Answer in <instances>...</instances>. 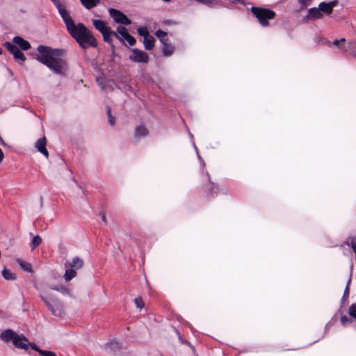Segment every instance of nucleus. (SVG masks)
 I'll return each instance as SVG.
<instances>
[{
    "instance_id": "1",
    "label": "nucleus",
    "mask_w": 356,
    "mask_h": 356,
    "mask_svg": "<svg viewBox=\"0 0 356 356\" xmlns=\"http://www.w3.org/2000/svg\"><path fill=\"white\" fill-rule=\"evenodd\" d=\"M51 1L56 6L59 14L63 18L68 32L76 40L79 45L84 49L88 46L96 47L97 46V40L87 27L82 23L75 24L65 9V6L60 3V0Z\"/></svg>"
},
{
    "instance_id": "2",
    "label": "nucleus",
    "mask_w": 356,
    "mask_h": 356,
    "mask_svg": "<svg viewBox=\"0 0 356 356\" xmlns=\"http://www.w3.org/2000/svg\"><path fill=\"white\" fill-rule=\"evenodd\" d=\"M60 51L43 45L37 48L35 58L57 74H63L67 69L65 61L59 58Z\"/></svg>"
},
{
    "instance_id": "3",
    "label": "nucleus",
    "mask_w": 356,
    "mask_h": 356,
    "mask_svg": "<svg viewBox=\"0 0 356 356\" xmlns=\"http://www.w3.org/2000/svg\"><path fill=\"white\" fill-rule=\"evenodd\" d=\"M40 296L53 315L56 316H61L63 314V305L53 296L49 289H42Z\"/></svg>"
},
{
    "instance_id": "4",
    "label": "nucleus",
    "mask_w": 356,
    "mask_h": 356,
    "mask_svg": "<svg viewBox=\"0 0 356 356\" xmlns=\"http://www.w3.org/2000/svg\"><path fill=\"white\" fill-rule=\"evenodd\" d=\"M251 11L263 26H268L269 25L268 20L273 19L275 16L273 10L267 8L252 7Z\"/></svg>"
},
{
    "instance_id": "5",
    "label": "nucleus",
    "mask_w": 356,
    "mask_h": 356,
    "mask_svg": "<svg viewBox=\"0 0 356 356\" xmlns=\"http://www.w3.org/2000/svg\"><path fill=\"white\" fill-rule=\"evenodd\" d=\"M129 58L131 61L134 63H147L149 61L147 54L138 49H130Z\"/></svg>"
},
{
    "instance_id": "6",
    "label": "nucleus",
    "mask_w": 356,
    "mask_h": 356,
    "mask_svg": "<svg viewBox=\"0 0 356 356\" xmlns=\"http://www.w3.org/2000/svg\"><path fill=\"white\" fill-rule=\"evenodd\" d=\"M109 13L117 23L124 25H129L131 24V20L124 13L118 10L111 8L109 10Z\"/></svg>"
},
{
    "instance_id": "7",
    "label": "nucleus",
    "mask_w": 356,
    "mask_h": 356,
    "mask_svg": "<svg viewBox=\"0 0 356 356\" xmlns=\"http://www.w3.org/2000/svg\"><path fill=\"white\" fill-rule=\"evenodd\" d=\"M3 46L13 55L15 59L22 62L26 60L24 54L14 44L7 42L3 44Z\"/></svg>"
},
{
    "instance_id": "8",
    "label": "nucleus",
    "mask_w": 356,
    "mask_h": 356,
    "mask_svg": "<svg viewBox=\"0 0 356 356\" xmlns=\"http://www.w3.org/2000/svg\"><path fill=\"white\" fill-rule=\"evenodd\" d=\"M1 339L2 341L6 342L12 341L13 343H15L17 342V339H19V337L18 334L13 330L8 329L1 334Z\"/></svg>"
},
{
    "instance_id": "9",
    "label": "nucleus",
    "mask_w": 356,
    "mask_h": 356,
    "mask_svg": "<svg viewBox=\"0 0 356 356\" xmlns=\"http://www.w3.org/2000/svg\"><path fill=\"white\" fill-rule=\"evenodd\" d=\"M337 4V1H333L329 3L321 2L318 4V8L322 14L325 13L326 15H330L333 11L334 7H335Z\"/></svg>"
},
{
    "instance_id": "10",
    "label": "nucleus",
    "mask_w": 356,
    "mask_h": 356,
    "mask_svg": "<svg viewBox=\"0 0 356 356\" xmlns=\"http://www.w3.org/2000/svg\"><path fill=\"white\" fill-rule=\"evenodd\" d=\"M47 140L45 137L39 138L35 144V148L42 154L46 158H48L49 153L47 149H46Z\"/></svg>"
},
{
    "instance_id": "11",
    "label": "nucleus",
    "mask_w": 356,
    "mask_h": 356,
    "mask_svg": "<svg viewBox=\"0 0 356 356\" xmlns=\"http://www.w3.org/2000/svg\"><path fill=\"white\" fill-rule=\"evenodd\" d=\"M19 339H17V342L13 343L15 348L23 350L29 349V340L23 334H18Z\"/></svg>"
},
{
    "instance_id": "12",
    "label": "nucleus",
    "mask_w": 356,
    "mask_h": 356,
    "mask_svg": "<svg viewBox=\"0 0 356 356\" xmlns=\"http://www.w3.org/2000/svg\"><path fill=\"white\" fill-rule=\"evenodd\" d=\"M13 41L14 44L18 45L24 51H26L31 47L30 43L27 40H24L20 36L14 37Z\"/></svg>"
},
{
    "instance_id": "13",
    "label": "nucleus",
    "mask_w": 356,
    "mask_h": 356,
    "mask_svg": "<svg viewBox=\"0 0 356 356\" xmlns=\"http://www.w3.org/2000/svg\"><path fill=\"white\" fill-rule=\"evenodd\" d=\"M323 16V15L321 13L318 7H314L308 10L307 18L309 19H321Z\"/></svg>"
},
{
    "instance_id": "14",
    "label": "nucleus",
    "mask_w": 356,
    "mask_h": 356,
    "mask_svg": "<svg viewBox=\"0 0 356 356\" xmlns=\"http://www.w3.org/2000/svg\"><path fill=\"white\" fill-rule=\"evenodd\" d=\"M66 266L74 269L76 271H77L83 266V261L81 258L76 257H74L70 263L66 265Z\"/></svg>"
},
{
    "instance_id": "15",
    "label": "nucleus",
    "mask_w": 356,
    "mask_h": 356,
    "mask_svg": "<svg viewBox=\"0 0 356 356\" xmlns=\"http://www.w3.org/2000/svg\"><path fill=\"white\" fill-rule=\"evenodd\" d=\"M93 25L101 33H105L106 31H108V30L111 29L108 27L106 24V23L99 19H93L92 20Z\"/></svg>"
},
{
    "instance_id": "16",
    "label": "nucleus",
    "mask_w": 356,
    "mask_h": 356,
    "mask_svg": "<svg viewBox=\"0 0 356 356\" xmlns=\"http://www.w3.org/2000/svg\"><path fill=\"white\" fill-rule=\"evenodd\" d=\"M76 274L77 273L74 269H72L69 267L67 269L65 270L63 278L65 280V282H70L76 276Z\"/></svg>"
},
{
    "instance_id": "17",
    "label": "nucleus",
    "mask_w": 356,
    "mask_h": 356,
    "mask_svg": "<svg viewBox=\"0 0 356 356\" xmlns=\"http://www.w3.org/2000/svg\"><path fill=\"white\" fill-rule=\"evenodd\" d=\"M82 5L87 9H90L96 6L99 3V0H80Z\"/></svg>"
},
{
    "instance_id": "18",
    "label": "nucleus",
    "mask_w": 356,
    "mask_h": 356,
    "mask_svg": "<svg viewBox=\"0 0 356 356\" xmlns=\"http://www.w3.org/2000/svg\"><path fill=\"white\" fill-rule=\"evenodd\" d=\"M102 34L103 35L104 40L108 42H111V36L112 35L120 39V37L118 36V35L116 33L112 31L111 29L108 30V31H106L105 33H103Z\"/></svg>"
},
{
    "instance_id": "19",
    "label": "nucleus",
    "mask_w": 356,
    "mask_h": 356,
    "mask_svg": "<svg viewBox=\"0 0 356 356\" xmlns=\"http://www.w3.org/2000/svg\"><path fill=\"white\" fill-rule=\"evenodd\" d=\"M16 261L24 270L27 271V272L31 271V264L26 262V261L22 260L21 259H16Z\"/></svg>"
},
{
    "instance_id": "20",
    "label": "nucleus",
    "mask_w": 356,
    "mask_h": 356,
    "mask_svg": "<svg viewBox=\"0 0 356 356\" xmlns=\"http://www.w3.org/2000/svg\"><path fill=\"white\" fill-rule=\"evenodd\" d=\"M144 45L147 50H151L154 46V40L152 37H146L144 38Z\"/></svg>"
},
{
    "instance_id": "21",
    "label": "nucleus",
    "mask_w": 356,
    "mask_h": 356,
    "mask_svg": "<svg viewBox=\"0 0 356 356\" xmlns=\"http://www.w3.org/2000/svg\"><path fill=\"white\" fill-rule=\"evenodd\" d=\"M2 275L7 280H13L16 277L15 275L6 268L3 269Z\"/></svg>"
},
{
    "instance_id": "22",
    "label": "nucleus",
    "mask_w": 356,
    "mask_h": 356,
    "mask_svg": "<svg viewBox=\"0 0 356 356\" xmlns=\"http://www.w3.org/2000/svg\"><path fill=\"white\" fill-rule=\"evenodd\" d=\"M148 131L144 126H139L136 129L135 135L137 137H142L147 135Z\"/></svg>"
},
{
    "instance_id": "23",
    "label": "nucleus",
    "mask_w": 356,
    "mask_h": 356,
    "mask_svg": "<svg viewBox=\"0 0 356 356\" xmlns=\"http://www.w3.org/2000/svg\"><path fill=\"white\" fill-rule=\"evenodd\" d=\"M163 52L165 56H170L174 50V48L172 45L167 44L166 42H163Z\"/></svg>"
},
{
    "instance_id": "24",
    "label": "nucleus",
    "mask_w": 356,
    "mask_h": 356,
    "mask_svg": "<svg viewBox=\"0 0 356 356\" xmlns=\"http://www.w3.org/2000/svg\"><path fill=\"white\" fill-rule=\"evenodd\" d=\"M42 243V238H40V236L38 235H36L33 237V238L32 239L31 243H30V247L31 248L32 250H34L36 247H38L40 243Z\"/></svg>"
},
{
    "instance_id": "25",
    "label": "nucleus",
    "mask_w": 356,
    "mask_h": 356,
    "mask_svg": "<svg viewBox=\"0 0 356 356\" xmlns=\"http://www.w3.org/2000/svg\"><path fill=\"white\" fill-rule=\"evenodd\" d=\"M50 289H53V290H55V291H59L61 293L64 294V295H67V294H69L70 293V291L69 289H67V288L64 287V286H55V287H51Z\"/></svg>"
},
{
    "instance_id": "26",
    "label": "nucleus",
    "mask_w": 356,
    "mask_h": 356,
    "mask_svg": "<svg viewBox=\"0 0 356 356\" xmlns=\"http://www.w3.org/2000/svg\"><path fill=\"white\" fill-rule=\"evenodd\" d=\"M117 31L123 38L129 34L127 29L122 26H119L117 29Z\"/></svg>"
},
{
    "instance_id": "27",
    "label": "nucleus",
    "mask_w": 356,
    "mask_h": 356,
    "mask_svg": "<svg viewBox=\"0 0 356 356\" xmlns=\"http://www.w3.org/2000/svg\"><path fill=\"white\" fill-rule=\"evenodd\" d=\"M138 33L139 35L144 36V38L148 37L149 31L146 27H140L138 29Z\"/></svg>"
},
{
    "instance_id": "28",
    "label": "nucleus",
    "mask_w": 356,
    "mask_h": 356,
    "mask_svg": "<svg viewBox=\"0 0 356 356\" xmlns=\"http://www.w3.org/2000/svg\"><path fill=\"white\" fill-rule=\"evenodd\" d=\"M156 36L157 38H159L161 42H164V39H165V37L166 36V33L161 31V30H158L156 32Z\"/></svg>"
},
{
    "instance_id": "29",
    "label": "nucleus",
    "mask_w": 356,
    "mask_h": 356,
    "mask_svg": "<svg viewBox=\"0 0 356 356\" xmlns=\"http://www.w3.org/2000/svg\"><path fill=\"white\" fill-rule=\"evenodd\" d=\"M125 40L127 41V42L131 45H134L136 43V40L134 37H132L129 33L127 34L125 38H124Z\"/></svg>"
},
{
    "instance_id": "30",
    "label": "nucleus",
    "mask_w": 356,
    "mask_h": 356,
    "mask_svg": "<svg viewBox=\"0 0 356 356\" xmlns=\"http://www.w3.org/2000/svg\"><path fill=\"white\" fill-rule=\"evenodd\" d=\"M134 303L137 308L142 309L144 307V303L140 298H137L134 300Z\"/></svg>"
},
{
    "instance_id": "31",
    "label": "nucleus",
    "mask_w": 356,
    "mask_h": 356,
    "mask_svg": "<svg viewBox=\"0 0 356 356\" xmlns=\"http://www.w3.org/2000/svg\"><path fill=\"white\" fill-rule=\"evenodd\" d=\"M40 354L42 356H57L56 354L49 350H40Z\"/></svg>"
},
{
    "instance_id": "32",
    "label": "nucleus",
    "mask_w": 356,
    "mask_h": 356,
    "mask_svg": "<svg viewBox=\"0 0 356 356\" xmlns=\"http://www.w3.org/2000/svg\"><path fill=\"white\" fill-rule=\"evenodd\" d=\"M106 113H107V115H108V122H109L110 124L111 125H114L115 120H114V118L111 115L110 108H107Z\"/></svg>"
},
{
    "instance_id": "33",
    "label": "nucleus",
    "mask_w": 356,
    "mask_h": 356,
    "mask_svg": "<svg viewBox=\"0 0 356 356\" xmlns=\"http://www.w3.org/2000/svg\"><path fill=\"white\" fill-rule=\"evenodd\" d=\"M340 321L343 326H346L348 323H350V320L346 316H341Z\"/></svg>"
},
{
    "instance_id": "34",
    "label": "nucleus",
    "mask_w": 356,
    "mask_h": 356,
    "mask_svg": "<svg viewBox=\"0 0 356 356\" xmlns=\"http://www.w3.org/2000/svg\"><path fill=\"white\" fill-rule=\"evenodd\" d=\"M312 1V0H299V3L304 8H306V7L309 6L311 4Z\"/></svg>"
},
{
    "instance_id": "35",
    "label": "nucleus",
    "mask_w": 356,
    "mask_h": 356,
    "mask_svg": "<svg viewBox=\"0 0 356 356\" xmlns=\"http://www.w3.org/2000/svg\"><path fill=\"white\" fill-rule=\"evenodd\" d=\"M199 3L204 4H210L213 2V0H196ZM242 0H233V1H241Z\"/></svg>"
},
{
    "instance_id": "36",
    "label": "nucleus",
    "mask_w": 356,
    "mask_h": 356,
    "mask_svg": "<svg viewBox=\"0 0 356 356\" xmlns=\"http://www.w3.org/2000/svg\"><path fill=\"white\" fill-rule=\"evenodd\" d=\"M31 346V348L35 350H36L37 352H38L40 353V351L42 350L41 349H40L35 343H29V346Z\"/></svg>"
},
{
    "instance_id": "37",
    "label": "nucleus",
    "mask_w": 356,
    "mask_h": 356,
    "mask_svg": "<svg viewBox=\"0 0 356 356\" xmlns=\"http://www.w3.org/2000/svg\"><path fill=\"white\" fill-rule=\"evenodd\" d=\"M351 246L353 251L356 250V237L351 239Z\"/></svg>"
},
{
    "instance_id": "38",
    "label": "nucleus",
    "mask_w": 356,
    "mask_h": 356,
    "mask_svg": "<svg viewBox=\"0 0 356 356\" xmlns=\"http://www.w3.org/2000/svg\"><path fill=\"white\" fill-rule=\"evenodd\" d=\"M344 42H345V39H344V38H341V39H340V40H334V41L333 42V44H334V45L337 46V45H339V43H343Z\"/></svg>"
},
{
    "instance_id": "39",
    "label": "nucleus",
    "mask_w": 356,
    "mask_h": 356,
    "mask_svg": "<svg viewBox=\"0 0 356 356\" xmlns=\"http://www.w3.org/2000/svg\"><path fill=\"white\" fill-rule=\"evenodd\" d=\"M99 215H100V217H101L102 220L104 222L106 223V222H107V220H106V214H105V213H104V212H101Z\"/></svg>"
},
{
    "instance_id": "40",
    "label": "nucleus",
    "mask_w": 356,
    "mask_h": 356,
    "mask_svg": "<svg viewBox=\"0 0 356 356\" xmlns=\"http://www.w3.org/2000/svg\"><path fill=\"white\" fill-rule=\"evenodd\" d=\"M349 293V287L348 285L346 286L345 291H344V296H348Z\"/></svg>"
},
{
    "instance_id": "41",
    "label": "nucleus",
    "mask_w": 356,
    "mask_h": 356,
    "mask_svg": "<svg viewBox=\"0 0 356 356\" xmlns=\"http://www.w3.org/2000/svg\"><path fill=\"white\" fill-rule=\"evenodd\" d=\"M3 157H4L3 153L2 150L0 149V163L3 161Z\"/></svg>"
},
{
    "instance_id": "42",
    "label": "nucleus",
    "mask_w": 356,
    "mask_h": 356,
    "mask_svg": "<svg viewBox=\"0 0 356 356\" xmlns=\"http://www.w3.org/2000/svg\"><path fill=\"white\" fill-rule=\"evenodd\" d=\"M111 346H113V348H115V347H118V344L117 342H112L111 343Z\"/></svg>"
},
{
    "instance_id": "43",
    "label": "nucleus",
    "mask_w": 356,
    "mask_h": 356,
    "mask_svg": "<svg viewBox=\"0 0 356 356\" xmlns=\"http://www.w3.org/2000/svg\"><path fill=\"white\" fill-rule=\"evenodd\" d=\"M0 141L2 145H4V142L1 137H0Z\"/></svg>"
},
{
    "instance_id": "44",
    "label": "nucleus",
    "mask_w": 356,
    "mask_h": 356,
    "mask_svg": "<svg viewBox=\"0 0 356 356\" xmlns=\"http://www.w3.org/2000/svg\"><path fill=\"white\" fill-rule=\"evenodd\" d=\"M164 1H170V0H163Z\"/></svg>"
},
{
    "instance_id": "45",
    "label": "nucleus",
    "mask_w": 356,
    "mask_h": 356,
    "mask_svg": "<svg viewBox=\"0 0 356 356\" xmlns=\"http://www.w3.org/2000/svg\"><path fill=\"white\" fill-rule=\"evenodd\" d=\"M2 51H1V49H0V54H1Z\"/></svg>"
}]
</instances>
